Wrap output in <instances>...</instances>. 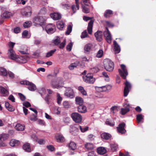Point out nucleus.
Instances as JSON below:
<instances>
[{
  "label": "nucleus",
  "instance_id": "f257e3e1",
  "mask_svg": "<svg viewBox=\"0 0 156 156\" xmlns=\"http://www.w3.org/2000/svg\"><path fill=\"white\" fill-rule=\"evenodd\" d=\"M104 66L105 69L108 71H112L114 68L113 62L109 59H105L103 62Z\"/></svg>",
  "mask_w": 156,
  "mask_h": 156
},
{
  "label": "nucleus",
  "instance_id": "f03ea898",
  "mask_svg": "<svg viewBox=\"0 0 156 156\" xmlns=\"http://www.w3.org/2000/svg\"><path fill=\"white\" fill-rule=\"evenodd\" d=\"M73 120L76 123H80L82 120L81 115L77 112H74L71 115Z\"/></svg>",
  "mask_w": 156,
  "mask_h": 156
},
{
  "label": "nucleus",
  "instance_id": "7ed1b4c3",
  "mask_svg": "<svg viewBox=\"0 0 156 156\" xmlns=\"http://www.w3.org/2000/svg\"><path fill=\"white\" fill-rule=\"evenodd\" d=\"M83 80L86 83H93L95 81V79L91 74H88L83 77Z\"/></svg>",
  "mask_w": 156,
  "mask_h": 156
},
{
  "label": "nucleus",
  "instance_id": "20e7f679",
  "mask_svg": "<svg viewBox=\"0 0 156 156\" xmlns=\"http://www.w3.org/2000/svg\"><path fill=\"white\" fill-rule=\"evenodd\" d=\"M121 67L122 71L120 69H118L119 72L122 77L124 79H126V76L128 75V73L126 69L125 65L122 64Z\"/></svg>",
  "mask_w": 156,
  "mask_h": 156
},
{
  "label": "nucleus",
  "instance_id": "39448f33",
  "mask_svg": "<svg viewBox=\"0 0 156 156\" xmlns=\"http://www.w3.org/2000/svg\"><path fill=\"white\" fill-rule=\"evenodd\" d=\"M55 26L52 24L47 25L45 28V30L48 34H51L53 33L55 31Z\"/></svg>",
  "mask_w": 156,
  "mask_h": 156
},
{
  "label": "nucleus",
  "instance_id": "423d86ee",
  "mask_svg": "<svg viewBox=\"0 0 156 156\" xmlns=\"http://www.w3.org/2000/svg\"><path fill=\"white\" fill-rule=\"evenodd\" d=\"M45 19L42 16H38L34 18L33 22L36 24H39L42 26L44 23Z\"/></svg>",
  "mask_w": 156,
  "mask_h": 156
},
{
  "label": "nucleus",
  "instance_id": "0eeeda50",
  "mask_svg": "<svg viewBox=\"0 0 156 156\" xmlns=\"http://www.w3.org/2000/svg\"><path fill=\"white\" fill-rule=\"evenodd\" d=\"M106 30L104 33V36L105 38L106 41L109 43H111L112 40L111 34L108 29L106 27Z\"/></svg>",
  "mask_w": 156,
  "mask_h": 156
},
{
  "label": "nucleus",
  "instance_id": "6e6552de",
  "mask_svg": "<svg viewBox=\"0 0 156 156\" xmlns=\"http://www.w3.org/2000/svg\"><path fill=\"white\" fill-rule=\"evenodd\" d=\"M60 41L59 38L55 39L53 41V43L55 45L58 46L60 48H62L65 46L66 41L64 40V41L60 44Z\"/></svg>",
  "mask_w": 156,
  "mask_h": 156
},
{
  "label": "nucleus",
  "instance_id": "1a4fd4ad",
  "mask_svg": "<svg viewBox=\"0 0 156 156\" xmlns=\"http://www.w3.org/2000/svg\"><path fill=\"white\" fill-rule=\"evenodd\" d=\"M28 58L27 56H17L15 60L19 63H25L27 62Z\"/></svg>",
  "mask_w": 156,
  "mask_h": 156
},
{
  "label": "nucleus",
  "instance_id": "9d476101",
  "mask_svg": "<svg viewBox=\"0 0 156 156\" xmlns=\"http://www.w3.org/2000/svg\"><path fill=\"white\" fill-rule=\"evenodd\" d=\"M74 94L73 90L71 88L69 87L66 90L65 93V95L67 97L73 98L74 97Z\"/></svg>",
  "mask_w": 156,
  "mask_h": 156
},
{
  "label": "nucleus",
  "instance_id": "9b49d317",
  "mask_svg": "<svg viewBox=\"0 0 156 156\" xmlns=\"http://www.w3.org/2000/svg\"><path fill=\"white\" fill-rule=\"evenodd\" d=\"M93 45L91 43L87 44L84 46V52L87 54H89L92 51Z\"/></svg>",
  "mask_w": 156,
  "mask_h": 156
},
{
  "label": "nucleus",
  "instance_id": "f8f14e48",
  "mask_svg": "<svg viewBox=\"0 0 156 156\" xmlns=\"http://www.w3.org/2000/svg\"><path fill=\"white\" fill-rule=\"evenodd\" d=\"M8 54L9 58L12 60H15L17 56L12 48H10L8 50Z\"/></svg>",
  "mask_w": 156,
  "mask_h": 156
},
{
  "label": "nucleus",
  "instance_id": "ddd939ff",
  "mask_svg": "<svg viewBox=\"0 0 156 156\" xmlns=\"http://www.w3.org/2000/svg\"><path fill=\"white\" fill-rule=\"evenodd\" d=\"M125 87L124 90V95L125 97H126L129 93V89L131 88V85L128 82L125 83Z\"/></svg>",
  "mask_w": 156,
  "mask_h": 156
},
{
  "label": "nucleus",
  "instance_id": "4468645a",
  "mask_svg": "<svg viewBox=\"0 0 156 156\" xmlns=\"http://www.w3.org/2000/svg\"><path fill=\"white\" fill-rule=\"evenodd\" d=\"M31 8L30 6H27L25 8V11L22 12L23 15L27 17H29L31 15Z\"/></svg>",
  "mask_w": 156,
  "mask_h": 156
},
{
  "label": "nucleus",
  "instance_id": "2eb2a0df",
  "mask_svg": "<svg viewBox=\"0 0 156 156\" xmlns=\"http://www.w3.org/2000/svg\"><path fill=\"white\" fill-rule=\"evenodd\" d=\"M55 139L58 142H63L65 140V138L63 135L59 133H57L55 136Z\"/></svg>",
  "mask_w": 156,
  "mask_h": 156
},
{
  "label": "nucleus",
  "instance_id": "dca6fc26",
  "mask_svg": "<svg viewBox=\"0 0 156 156\" xmlns=\"http://www.w3.org/2000/svg\"><path fill=\"white\" fill-rule=\"evenodd\" d=\"M125 126V124L124 123L120 124L119 127H117L118 132L122 134L125 133L126 132V130L124 129Z\"/></svg>",
  "mask_w": 156,
  "mask_h": 156
},
{
  "label": "nucleus",
  "instance_id": "f3484780",
  "mask_svg": "<svg viewBox=\"0 0 156 156\" xmlns=\"http://www.w3.org/2000/svg\"><path fill=\"white\" fill-rule=\"evenodd\" d=\"M96 39L98 41H101L102 40L103 33L101 31H98L94 34Z\"/></svg>",
  "mask_w": 156,
  "mask_h": 156
},
{
  "label": "nucleus",
  "instance_id": "a211bd4d",
  "mask_svg": "<svg viewBox=\"0 0 156 156\" xmlns=\"http://www.w3.org/2000/svg\"><path fill=\"white\" fill-rule=\"evenodd\" d=\"M50 16L54 20H57L60 19L61 18V15L58 13L54 12L51 14Z\"/></svg>",
  "mask_w": 156,
  "mask_h": 156
},
{
  "label": "nucleus",
  "instance_id": "6ab92c4d",
  "mask_svg": "<svg viewBox=\"0 0 156 156\" xmlns=\"http://www.w3.org/2000/svg\"><path fill=\"white\" fill-rule=\"evenodd\" d=\"M20 141L15 139H12L10 142L9 144L11 146H17L20 145Z\"/></svg>",
  "mask_w": 156,
  "mask_h": 156
},
{
  "label": "nucleus",
  "instance_id": "aec40b11",
  "mask_svg": "<svg viewBox=\"0 0 156 156\" xmlns=\"http://www.w3.org/2000/svg\"><path fill=\"white\" fill-rule=\"evenodd\" d=\"M12 16V14L11 12H5L2 14L1 15V17L2 19H8L10 18Z\"/></svg>",
  "mask_w": 156,
  "mask_h": 156
},
{
  "label": "nucleus",
  "instance_id": "412c9836",
  "mask_svg": "<svg viewBox=\"0 0 156 156\" xmlns=\"http://www.w3.org/2000/svg\"><path fill=\"white\" fill-rule=\"evenodd\" d=\"M97 153L100 154H103L106 153L107 150L104 147H98L97 149Z\"/></svg>",
  "mask_w": 156,
  "mask_h": 156
},
{
  "label": "nucleus",
  "instance_id": "4be33fe9",
  "mask_svg": "<svg viewBox=\"0 0 156 156\" xmlns=\"http://www.w3.org/2000/svg\"><path fill=\"white\" fill-rule=\"evenodd\" d=\"M93 21L92 20L90 21L88 23L87 27V30L88 33L90 34H92V27L93 23Z\"/></svg>",
  "mask_w": 156,
  "mask_h": 156
},
{
  "label": "nucleus",
  "instance_id": "5701e85b",
  "mask_svg": "<svg viewBox=\"0 0 156 156\" xmlns=\"http://www.w3.org/2000/svg\"><path fill=\"white\" fill-rule=\"evenodd\" d=\"M78 111L80 112L84 113L87 111V108L85 106L81 105L78 107Z\"/></svg>",
  "mask_w": 156,
  "mask_h": 156
},
{
  "label": "nucleus",
  "instance_id": "b1692460",
  "mask_svg": "<svg viewBox=\"0 0 156 156\" xmlns=\"http://www.w3.org/2000/svg\"><path fill=\"white\" fill-rule=\"evenodd\" d=\"M29 84L27 85L28 86V88L30 91H34L36 89V85L32 82L29 81Z\"/></svg>",
  "mask_w": 156,
  "mask_h": 156
},
{
  "label": "nucleus",
  "instance_id": "393cba45",
  "mask_svg": "<svg viewBox=\"0 0 156 156\" xmlns=\"http://www.w3.org/2000/svg\"><path fill=\"white\" fill-rule=\"evenodd\" d=\"M101 136L102 139L106 140L109 139L111 137V136L110 134L106 133H102L101 134Z\"/></svg>",
  "mask_w": 156,
  "mask_h": 156
},
{
  "label": "nucleus",
  "instance_id": "a878e982",
  "mask_svg": "<svg viewBox=\"0 0 156 156\" xmlns=\"http://www.w3.org/2000/svg\"><path fill=\"white\" fill-rule=\"evenodd\" d=\"M114 45L115 54L119 53L120 51V48L119 45L115 41H114Z\"/></svg>",
  "mask_w": 156,
  "mask_h": 156
},
{
  "label": "nucleus",
  "instance_id": "bb28decb",
  "mask_svg": "<svg viewBox=\"0 0 156 156\" xmlns=\"http://www.w3.org/2000/svg\"><path fill=\"white\" fill-rule=\"evenodd\" d=\"M5 106L7 109L9 111L12 112L15 110L14 108L8 102L5 103Z\"/></svg>",
  "mask_w": 156,
  "mask_h": 156
},
{
  "label": "nucleus",
  "instance_id": "cd10ccee",
  "mask_svg": "<svg viewBox=\"0 0 156 156\" xmlns=\"http://www.w3.org/2000/svg\"><path fill=\"white\" fill-rule=\"evenodd\" d=\"M75 101L76 104L80 105H82L83 103V99L80 97H76V98Z\"/></svg>",
  "mask_w": 156,
  "mask_h": 156
},
{
  "label": "nucleus",
  "instance_id": "c85d7f7f",
  "mask_svg": "<svg viewBox=\"0 0 156 156\" xmlns=\"http://www.w3.org/2000/svg\"><path fill=\"white\" fill-rule=\"evenodd\" d=\"M24 125L18 123L15 126V129L18 131H23L24 129Z\"/></svg>",
  "mask_w": 156,
  "mask_h": 156
},
{
  "label": "nucleus",
  "instance_id": "c756f323",
  "mask_svg": "<svg viewBox=\"0 0 156 156\" xmlns=\"http://www.w3.org/2000/svg\"><path fill=\"white\" fill-rule=\"evenodd\" d=\"M0 90L2 96H5L8 94V91L4 88L0 87Z\"/></svg>",
  "mask_w": 156,
  "mask_h": 156
},
{
  "label": "nucleus",
  "instance_id": "7c9ffc66",
  "mask_svg": "<svg viewBox=\"0 0 156 156\" xmlns=\"http://www.w3.org/2000/svg\"><path fill=\"white\" fill-rule=\"evenodd\" d=\"M9 138V135L5 133L0 134V140L4 141L7 140Z\"/></svg>",
  "mask_w": 156,
  "mask_h": 156
},
{
  "label": "nucleus",
  "instance_id": "2f4dec72",
  "mask_svg": "<svg viewBox=\"0 0 156 156\" xmlns=\"http://www.w3.org/2000/svg\"><path fill=\"white\" fill-rule=\"evenodd\" d=\"M79 62H76L71 64L69 66V69L70 70L73 69L74 67H76L79 65Z\"/></svg>",
  "mask_w": 156,
  "mask_h": 156
},
{
  "label": "nucleus",
  "instance_id": "473e14b6",
  "mask_svg": "<svg viewBox=\"0 0 156 156\" xmlns=\"http://www.w3.org/2000/svg\"><path fill=\"white\" fill-rule=\"evenodd\" d=\"M129 111V109L128 107L122 108L121 109L120 113L122 115H124Z\"/></svg>",
  "mask_w": 156,
  "mask_h": 156
},
{
  "label": "nucleus",
  "instance_id": "72a5a7b5",
  "mask_svg": "<svg viewBox=\"0 0 156 156\" xmlns=\"http://www.w3.org/2000/svg\"><path fill=\"white\" fill-rule=\"evenodd\" d=\"M57 28L60 30H62L64 27V23L62 21H58L57 23Z\"/></svg>",
  "mask_w": 156,
  "mask_h": 156
},
{
  "label": "nucleus",
  "instance_id": "f704fd0d",
  "mask_svg": "<svg viewBox=\"0 0 156 156\" xmlns=\"http://www.w3.org/2000/svg\"><path fill=\"white\" fill-rule=\"evenodd\" d=\"M32 22L31 21H28L24 23L23 26L25 28H27L30 27L32 25Z\"/></svg>",
  "mask_w": 156,
  "mask_h": 156
},
{
  "label": "nucleus",
  "instance_id": "c9c22d12",
  "mask_svg": "<svg viewBox=\"0 0 156 156\" xmlns=\"http://www.w3.org/2000/svg\"><path fill=\"white\" fill-rule=\"evenodd\" d=\"M79 90L83 95H87V93L84 88L81 86H80L78 87Z\"/></svg>",
  "mask_w": 156,
  "mask_h": 156
},
{
  "label": "nucleus",
  "instance_id": "e433bc0d",
  "mask_svg": "<svg viewBox=\"0 0 156 156\" xmlns=\"http://www.w3.org/2000/svg\"><path fill=\"white\" fill-rule=\"evenodd\" d=\"M56 51V49H54L46 53L45 56L46 57L48 58L51 56Z\"/></svg>",
  "mask_w": 156,
  "mask_h": 156
},
{
  "label": "nucleus",
  "instance_id": "4c0bfd02",
  "mask_svg": "<svg viewBox=\"0 0 156 156\" xmlns=\"http://www.w3.org/2000/svg\"><path fill=\"white\" fill-rule=\"evenodd\" d=\"M87 5L86 4L85 5H83L82 6L83 11L84 13H88L90 11L89 9L87 7Z\"/></svg>",
  "mask_w": 156,
  "mask_h": 156
},
{
  "label": "nucleus",
  "instance_id": "58836bf2",
  "mask_svg": "<svg viewBox=\"0 0 156 156\" xmlns=\"http://www.w3.org/2000/svg\"><path fill=\"white\" fill-rule=\"evenodd\" d=\"M38 92L41 96H42L43 95L45 94L46 90L45 88L43 87L39 89L38 90Z\"/></svg>",
  "mask_w": 156,
  "mask_h": 156
},
{
  "label": "nucleus",
  "instance_id": "ea45409f",
  "mask_svg": "<svg viewBox=\"0 0 156 156\" xmlns=\"http://www.w3.org/2000/svg\"><path fill=\"white\" fill-rule=\"evenodd\" d=\"M0 74L4 76L7 75V73L5 69L3 68H0Z\"/></svg>",
  "mask_w": 156,
  "mask_h": 156
},
{
  "label": "nucleus",
  "instance_id": "a19ab883",
  "mask_svg": "<svg viewBox=\"0 0 156 156\" xmlns=\"http://www.w3.org/2000/svg\"><path fill=\"white\" fill-rule=\"evenodd\" d=\"M112 87V86L110 85H107L105 86H102V90L103 92L106 91L107 90H110Z\"/></svg>",
  "mask_w": 156,
  "mask_h": 156
},
{
  "label": "nucleus",
  "instance_id": "79ce46f5",
  "mask_svg": "<svg viewBox=\"0 0 156 156\" xmlns=\"http://www.w3.org/2000/svg\"><path fill=\"white\" fill-rule=\"evenodd\" d=\"M23 37L24 38H29L30 37V35L28 34L27 31L25 30L22 33Z\"/></svg>",
  "mask_w": 156,
  "mask_h": 156
},
{
  "label": "nucleus",
  "instance_id": "37998d69",
  "mask_svg": "<svg viewBox=\"0 0 156 156\" xmlns=\"http://www.w3.org/2000/svg\"><path fill=\"white\" fill-rule=\"evenodd\" d=\"M72 28V26L71 25H69L68 26L67 28V30L66 32V34L69 35L71 32Z\"/></svg>",
  "mask_w": 156,
  "mask_h": 156
},
{
  "label": "nucleus",
  "instance_id": "c03bdc74",
  "mask_svg": "<svg viewBox=\"0 0 156 156\" xmlns=\"http://www.w3.org/2000/svg\"><path fill=\"white\" fill-rule=\"evenodd\" d=\"M57 102L58 104H60L62 102V98L61 97L59 94L57 93Z\"/></svg>",
  "mask_w": 156,
  "mask_h": 156
},
{
  "label": "nucleus",
  "instance_id": "a18cd8bd",
  "mask_svg": "<svg viewBox=\"0 0 156 156\" xmlns=\"http://www.w3.org/2000/svg\"><path fill=\"white\" fill-rule=\"evenodd\" d=\"M81 38L82 39L88 37V35L86 30L84 31L82 33L81 35Z\"/></svg>",
  "mask_w": 156,
  "mask_h": 156
},
{
  "label": "nucleus",
  "instance_id": "49530a36",
  "mask_svg": "<svg viewBox=\"0 0 156 156\" xmlns=\"http://www.w3.org/2000/svg\"><path fill=\"white\" fill-rule=\"evenodd\" d=\"M112 14V10H107L104 14V16L106 18L109 16V15Z\"/></svg>",
  "mask_w": 156,
  "mask_h": 156
},
{
  "label": "nucleus",
  "instance_id": "de8ad7c7",
  "mask_svg": "<svg viewBox=\"0 0 156 156\" xmlns=\"http://www.w3.org/2000/svg\"><path fill=\"white\" fill-rule=\"evenodd\" d=\"M37 115L34 114H32L30 117V119L33 121H36L37 119Z\"/></svg>",
  "mask_w": 156,
  "mask_h": 156
},
{
  "label": "nucleus",
  "instance_id": "09e8293b",
  "mask_svg": "<svg viewBox=\"0 0 156 156\" xmlns=\"http://www.w3.org/2000/svg\"><path fill=\"white\" fill-rule=\"evenodd\" d=\"M51 86L53 88H56L57 89H59L61 87V86H60L58 84H55V81H53L51 83Z\"/></svg>",
  "mask_w": 156,
  "mask_h": 156
},
{
  "label": "nucleus",
  "instance_id": "8fccbe9b",
  "mask_svg": "<svg viewBox=\"0 0 156 156\" xmlns=\"http://www.w3.org/2000/svg\"><path fill=\"white\" fill-rule=\"evenodd\" d=\"M103 55V51L102 50H100L96 55V57L98 58H100L102 57Z\"/></svg>",
  "mask_w": 156,
  "mask_h": 156
},
{
  "label": "nucleus",
  "instance_id": "3c124183",
  "mask_svg": "<svg viewBox=\"0 0 156 156\" xmlns=\"http://www.w3.org/2000/svg\"><path fill=\"white\" fill-rule=\"evenodd\" d=\"M143 118V116L142 114H139L136 116V119L138 122H140Z\"/></svg>",
  "mask_w": 156,
  "mask_h": 156
},
{
  "label": "nucleus",
  "instance_id": "603ef678",
  "mask_svg": "<svg viewBox=\"0 0 156 156\" xmlns=\"http://www.w3.org/2000/svg\"><path fill=\"white\" fill-rule=\"evenodd\" d=\"M79 127L81 132L82 133H84L87 131L89 128V127L87 126L84 127L83 128H82L81 126H80Z\"/></svg>",
  "mask_w": 156,
  "mask_h": 156
},
{
  "label": "nucleus",
  "instance_id": "864d4df0",
  "mask_svg": "<svg viewBox=\"0 0 156 156\" xmlns=\"http://www.w3.org/2000/svg\"><path fill=\"white\" fill-rule=\"evenodd\" d=\"M27 0H16L17 3L18 4H22L23 5H24Z\"/></svg>",
  "mask_w": 156,
  "mask_h": 156
},
{
  "label": "nucleus",
  "instance_id": "5fc2aeb1",
  "mask_svg": "<svg viewBox=\"0 0 156 156\" xmlns=\"http://www.w3.org/2000/svg\"><path fill=\"white\" fill-rule=\"evenodd\" d=\"M73 46V44L72 43L70 42L69 44L66 46V49L67 50L69 51H71L72 49V48Z\"/></svg>",
  "mask_w": 156,
  "mask_h": 156
},
{
  "label": "nucleus",
  "instance_id": "6e6d98bb",
  "mask_svg": "<svg viewBox=\"0 0 156 156\" xmlns=\"http://www.w3.org/2000/svg\"><path fill=\"white\" fill-rule=\"evenodd\" d=\"M46 12V9L44 8H42L40 11V14L41 15L45 14Z\"/></svg>",
  "mask_w": 156,
  "mask_h": 156
},
{
  "label": "nucleus",
  "instance_id": "4d7b16f0",
  "mask_svg": "<svg viewBox=\"0 0 156 156\" xmlns=\"http://www.w3.org/2000/svg\"><path fill=\"white\" fill-rule=\"evenodd\" d=\"M40 53V51L39 50H37L34 53L33 55L35 58H38L39 57Z\"/></svg>",
  "mask_w": 156,
  "mask_h": 156
},
{
  "label": "nucleus",
  "instance_id": "13d9d810",
  "mask_svg": "<svg viewBox=\"0 0 156 156\" xmlns=\"http://www.w3.org/2000/svg\"><path fill=\"white\" fill-rule=\"evenodd\" d=\"M111 112L113 113L114 114L115 113V112L117 111V107L116 106H113L111 108Z\"/></svg>",
  "mask_w": 156,
  "mask_h": 156
},
{
  "label": "nucleus",
  "instance_id": "bf43d9fd",
  "mask_svg": "<svg viewBox=\"0 0 156 156\" xmlns=\"http://www.w3.org/2000/svg\"><path fill=\"white\" fill-rule=\"evenodd\" d=\"M119 156H130L128 152H126L125 153H123L120 152L119 154Z\"/></svg>",
  "mask_w": 156,
  "mask_h": 156
},
{
  "label": "nucleus",
  "instance_id": "052dcab7",
  "mask_svg": "<svg viewBox=\"0 0 156 156\" xmlns=\"http://www.w3.org/2000/svg\"><path fill=\"white\" fill-rule=\"evenodd\" d=\"M106 124L111 126H113L115 124V123L114 122L109 121H107L106 122Z\"/></svg>",
  "mask_w": 156,
  "mask_h": 156
},
{
  "label": "nucleus",
  "instance_id": "680f3d73",
  "mask_svg": "<svg viewBox=\"0 0 156 156\" xmlns=\"http://www.w3.org/2000/svg\"><path fill=\"white\" fill-rule=\"evenodd\" d=\"M54 112L57 114H59L60 113V111L58 107H56L54 109Z\"/></svg>",
  "mask_w": 156,
  "mask_h": 156
},
{
  "label": "nucleus",
  "instance_id": "e2e57ef3",
  "mask_svg": "<svg viewBox=\"0 0 156 156\" xmlns=\"http://www.w3.org/2000/svg\"><path fill=\"white\" fill-rule=\"evenodd\" d=\"M26 49H24V50H20L19 51L22 54H27V48L26 47H25Z\"/></svg>",
  "mask_w": 156,
  "mask_h": 156
},
{
  "label": "nucleus",
  "instance_id": "0e129e2a",
  "mask_svg": "<svg viewBox=\"0 0 156 156\" xmlns=\"http://www.w3.org/2000/svg\"><path fill=\"white\" fill-rule=\"evenodd\" d=\"M23 105L26 107H29L31 106L30 103L28 101L24 102L23 103Z\"/></svg>",
  "mask_w": 156,
  "mask_h": 156
},
{
  "label": "nucleus",
  "instance_id": "69168bd1",
  "mask_svg": "<svg viewBox=\"0 0 156 156\" xmlns=\"http://www.w3.org/2000/svg\"><path fill=\"white\" fill-rule=\"evenodd\" d=\"M63 105L65 108H68L69 107V105L68 102L65 101L63 103Z\"/></svg>",
  "mask_w": 156,
  "mask_h": 156
},
{
  "label": "nucleus",
  "instance_id": "338daca9",
  "mask_svg": "<svg viewBox=\"0 0 156 156\" xmlns=\"http://www.w3.org/2000/svg\"><path fill=\"white\" fill-rule=\"evenodd\" d=\"M23 149L26 151L27 152H30L31 151L30 147H23Z\"/></svg>",
  "mask_w": 156,
  "mask_h": 156
},
{
  "label": "nucleus",
  "instance_id": "774afa93",
  "mask_svg": "<svg viewBox=\"0 0 156 156\" xmlns=\"http://www.w3.org/2000/svg\"><path fill=\"white\" fill-rule=\"evenodd\" d=\"M20 28L19 27H16L14 29V32L16 34H17L20 32Z\"/></svg>",
  "mask_w": 156,
  "mask_h": 156
}]
</instances>
